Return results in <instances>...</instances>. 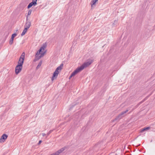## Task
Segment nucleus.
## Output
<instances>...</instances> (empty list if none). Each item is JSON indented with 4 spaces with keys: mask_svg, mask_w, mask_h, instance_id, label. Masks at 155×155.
I'll return each mask as SVG.
<instances>
[{
    "mask_svg": "<svg viewBox=\"0 0 155 155\" xmlns=\"http://www.w3.org/2000/svg\"><path fill=\"white\" fill-rule=\"evenodd\" d=\"M93 61V60L92 59H90L84 63L80 67H78L76 68L72 73L71 76L74 77L78 73L81 72L85 68L88 66L90 65Z\"/></svg>",
    "mask_w": 155,
    "mask_h": 155,
    "instance_id": "1",
    "label": "nucleus"
},
{
    "mask_svg": "<svg viewBox=\"0 0 155 155\" xmlns=\"http://www.w3.org/2000/svg\"><path fill=\"white\" fill-rule=\"evenodd\" d=\"M47 44L46 42L42 45L39 49V59L43 57L46 54L47 50L46 49Z\"/></svg>",
    "mask_w": 155,
    "mask_h": 155,
    "instance_id": "2",
    "label": "nucleus"
},
{
    "mask_svg": "<svg viewBox=\"0 0 155 155\" xmlns=\"http://www.w3.org/2000/svg\"><path fill=\"white\" fill-rule=\"evenodd\" d=\"M63 66V64H61L56 69L55 71L54 72L53 76L51 78V80L52 81L57 78L58 74L61 71Z\"/></svg>",
    "mask_w": 155,
    "mask_h": 155,
    "instance_id": "3",
    "label": "nucleus"
},
{
    "mask_svg": "<svg viewBox=\"0 0 155 155\" xmlns=\"http://www.w3.org/2000/svg\"><path fill=\"white\" fill-rule=\"evenodd\" d=\"M25 52H23L21 54L18 62V64L22 66L24 59L25 58Z\"/></svg>",
    "mask_w": 155,
    "mask_h": 155,
    "instance_id": "4",
    "label": "nucleus"
},
{
    "mask_svg": "<svg viewBox=\"0 0 155 155\" xmlns=\"http://www.w3.org/2000/svg\"><path fill=\"white\" fill-rule=\"evenodd\" d=\"M35 56V58L34 59L32 62V64L33 65H35L37 64L36 62L39 60V50L37 51Z\"/></svg>",
    "mask_w": 155,
    "mask_h": 155,
    "instance_id": "5",
    "label": "nucleus"
},
{
    "mask_svg": "<svg viewBox=\"0 0 155 155\" xmlns=\"http://www.w3.org/2000/svg\"><path fill=\"white\" fill-rule=\"evenodd\" d=\"M128 111V110H126L123 111L121 113H120L116 117L115 119L116 120H119L121 118H122L123 117L125 116L124 114H126L127 112Z\"/></svg>",
    "mask_w": 155,
    "mask_h": 155,
    "instance_id": "6",
    "label": "nucleus"
},
{
    "mask_svg": "<svg viewBox=\"0 0 155 155\" xmlns=\"http://www.w3.org/2000/svg\"><path fill=\"white\" fill-rule=\"evenodd\" d=\"M37 0H32V2L30 3L28 5L27 8L29 9L32 6H35L37 5Z\"/></svg>",
    "mask_w": 155,
    "mask_h": 155,
    "instance_id": "7",
    "label": "nucleus"
},
{
    "mask_svg": "<svg viewBox=\"0 0 155 155\" xmlns=\"http://www.w3.org/2000/svg\"><path fill=\"white\" fill-rule=\"evenodd\" d=\"M22 66L18 64L15 67V72L16 74H18L21 71Z\"/></svg>",
    "mask_w": 155,
    "mask_h": 155,
    "instance_id": "8",
    "label": "nucleus"
},
{
    "mask_svg": "<svg viewBox=\"0 0 155 155\" xmlns=\"http://www.w3.org/2000/svg\"><path fill=\"white\" fill-rule=\"evenodd\" d=\"M28 16H27V19L26 23L25 25V28L28 29L31 26V23L30 22L28 21Z\"/></svg>",
    "mask_w": 155,
    "mask_h": 155,
    "instance_id": "9",
    "label": "nucleus"
},
{
    "mask_svg": "<svg viewBox=\"0 0 155 155\" xmlns=\"http://www.w3.org/2000/svg\"><path fill=\"white\" fill-rule=\"evenodd\" d=\"M98 0H92L91 2V7L92 8H94L96 6Z\"/></svg>",
    "mask_w": 155,
    "mask_h": 155,
    "instance_id": "10",
    "label": "nucleus"
},
{
    "mask_svg": "<svg viewBox=\"0 0 155 155\" xmlns=\"http://www.w3.org/2000/svg\"><path fill=\"white\" fill-rule=\"evenodd\" d=\"M8 137V135L5 134H4L2 135L1 136L0 140L1 142H4V140L6 139Z\"/></svg>",
    "mask_w": 155,
    "mask_h": 155,
    "instance_id": "11",
    "label": "nucleus"
},
{
    "mask_svg": "<svg viewBox=\"0 0 155 155\" xmlns=\"http://www.w3.org/2000/svg\"><path fill=\"white\" fill-rule=\"evenodd\" d=\"M28 30V29H27L26 28H25L24 30H23V31H22V32L21 34V35L22 36H23L24 35H25V33H26V32H27Z\"/></svg>",
    "mask_w": 155,
    "mask_h": 155,
    "instance_id": "12",
    "label": "nucleus"
},
{
    "mask_svg": "<svg viewBox=\"0 0 155 155\" xmlns=\"http://www.w3.org/2000/svg\"><path fill=\"white\" fill-rule=\"evenodd\" d=\"M150 129V127H147L146 128H143V129L141 130V132H143L145 131H146L148 130H149Z\"/></svg>",
    "mask_w": 155,
    "mask_h": 155,
    "instance_id": "13",
    "label": "nucleus"
},
{
    "mask_svg": "<svg viewBox=\"0 0 155 155\" xmlns=\"http://www.w3.org/2000/svg\"><path fill=\"white\" fill-rule=\"evenodd\" d=\"M17 35L16 33H14L12 35L11 38L12 39H14V38Z\"/></svg>",
    "mask_w": 155,
    "mask_h": 155,
    "instance_id": "14",
    "label": "nucleus"
},
{
    "mask_svg": "<svg viewBox=\"0 0 155 155\" xmlns=\"http://www.w3.org/2000/svg\"><path fill=\"white\" fill-rule=\"evenodd\" d=\"M31 10H29L28 12V15H27V16H28V15H30L31 14Z\"/></svg>",
    "mask_w": 155,
    "mask_h": 155,
    "instance_id": "15",
    "label": "nucleus"
},
{
    "mask_svg": "<svg viewBox=\"0 0 155 155\" xmlns=\"http://www.w3.org/2000/svg\"><path fill=\"white\" fill-rule=\"evenodd\" d=\"M13 39H12L11 38L10 40L9 41V44L10 45H12L13 44Z\"/></svg>",
    "mask_w": 155,
    "mask_h": 155,
    "instance_id": "16",
    "label": "nucleus"
},
{
    "mask_svg": "<svg viewBox=\"0 0 155 155\" xmlns=\"http://www.w3.org/2000/svg\"><path fill=\"white\" fill-rule=\"evenodd\" d=\"M52 130H50L47 134V135H48L50 133H51L52 132Z\"/></svg>",
    "mask_w": 155,
    "mask_h": 155,
    "instance_id": "17",
    "label": "nucleus"
},
{
    "mask_svg": "<svg viewBox=\"0 0 155 155\" xmlns=\"http://www.w3.org/2000/svg\"><path fill=\"white\" fill-rule=\"evenodd\" d=\"M41 135L42 137H44L46 135L44 133H42L41 134Z\"/></svg>",
    "mask_w": 155,
    "mask_h": 155,
    "instance_id": "18",
    "label": "nucleus"
},
{
    "mask_svg": "<svg viewBox=\"0 0 155 155\" xmlns=\"http://www.w3.org/2000/svg\"><path fill=\"white\" fill-rule=\"evenodd\" d=\"M117 20H115L114 21L113 24H114V25H115L117 23Z\"/></svg>",
    "mask_w": 155,
    "mask_h": 155,
    "instance_id": "19",
    "label": "nucleus"
},
{
    "mask_svg": "<svg viewBox=\"0 0 155 155\" xmlns=\"http://www.w3.org/2000/svg\"><path fill=\"white\" fill-rule=\"evenodd\" d=\"M42 61L41 60L39 62V66H40L41 65V64L42 63Z\"/></svg>",
    "mask_w": 155,
    "mask_h": 155,
    "instance_id": "20",
    "label": "nucleus"
},
{
    "mask_svg": "<svg viewBox=\"0 0 155 155\" xmlns=\"http://www.w3.org/2000/svg\"><path fill=\"white\" fill-rule=\"evenodd\" d=\"M38 68H39V64H38V65L37 66V67L36 68V70H38Z\"/></svg>",
    "mask_w": 155,
    "mask_h": 155,
    "instance_id": "21",
    "label": "nucleus"
},
{
    "mask_svg": "<svg viewBox=\"0 0 155 155\" xmlns=\"http://www.w3.org/2000/svg\"><path fill=\"white\" fill-rule=\"evenodd\" d=\"M73 77V76H71H71L69 77V79H70L72 77Z\"/></svg>",
    "mask_w": 155,
    "mask_h": 155,
    "instance_id": "22",
    "label": "nucleus"
},
{
    "mask_svg": "<svg viewBox=\"0 0 155 155\" xmlns=\"http://www.w3.org/2000/svg\"><path fill=\"white\" fill-rule=\"evenodd\" d=\"M41 140H39V144L41 142H42Z\"/></svg>",
    "mask_w": 155,
    "mask_h": 155,
    "instance_id": "23",
    "label": "nucleus"
}]
</instances>
